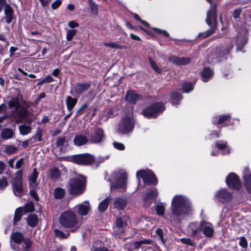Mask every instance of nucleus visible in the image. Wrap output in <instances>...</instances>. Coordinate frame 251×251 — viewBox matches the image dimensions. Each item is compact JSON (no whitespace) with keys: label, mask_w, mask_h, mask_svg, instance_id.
Masks as SVG:
<instances>
[{"label":"nucleus","mask_w":251,"mask_h":251,"mask_svg":"<svg viewBox=\"0 0 251 251\" xmlns=\"http://www.w3.org/2000/svg\"><path fill=\"white\" fill-rule=\"evenodd\" d=\"M171 211L169 214V220L173 225L177 224L191 212V205L188 199L184 196L178 195L172 200Z\"/></svg>","instance_id":"nucleus-1"},{"label":"nucleus","mask_w":251,"mask_h":251,"mask_svg":"<svg viewBox=\"0 0 251 251\" xmlns=\"http://www.w3.org/2000/svg\"><path fill=\"white\" fill-rule=\"evenodd\" d=\"M59 221L62 226L72 231L76 230L81 225V221L77 219L75 214L70 210L63 212L60 215Z\"/></svg>","instance_id":"nucleus-2"},{"label":"nucleus","mask_w":251,"mask_h":251,"mask_svg":"<svg viewBox=\"0 0 251 251\" xmlns=\"http://www.w3.org/2000/svg\"><path fill=\"white\" fill-rule=\"evenodd\" d=\"M86 180L81 176L71 178L67 186V190L71 195H79L83 193L85 190Z\"/></svg>","instance_id":"nucleus-3"},{"label":"nucleus","mask_w":251,"mask_h":251,"mask_svg":"<svg viewBox=\"0 0 251 251\" xmlns=\"http://www.w3.org/2000/svg\"><path fill=\"white\" fill-rule=\"evenodd\" d=\"M216 7V4L211 5L210 10L207 13L206 22L208 25L211 27V29L205 32L199 33L198 35L199 38H206L215 32L217 24Z\"/></svg>","instance_id":"nucleus-4"},{"label":"nucleus","mask_w":251,"mask_h":251,"mask_svg":"<svg viewBox=\"0 0 251 251\" xmlns=\"http://www.w3.org/2000/svg\"><path fill=\"white\" fill-rule=\"evenodd\" d=\"M113 184H111V189H119L120 191H125L126 189V179L127 175L126 172L123 170L115 172L111 176Z\"/></svg>","instance_id":"nucleus-5"},{"label":"nucleus","mask_w":251,"mask_h":251,"mask_svg":"<svg viewBox=\"0 0 251 251\" xmlns=\"http://www.w3.org/2000/svg\"><path fill=\"white\" fill-rule=\"evenodd\" d=\"M134 125L135 120L132 116H123L118 125L117 132L121 134L128 133L133 129Z\"/></svg>","instance_id":"nucleus-6"},{"label":"nucleus","mask_w":251,"mask_h":251,"mask_svg":"<svg viewBox=\"0 0 251 251\" xmlns=\"http://www.w3.org/2000/svg\"><path fill=\"white\" fill-rule=\"evenodd\" d=\"M11 184L15 196L21 197L24 194L23 188V172L22 170H19L15 173Z\"/></svg>","instance_id":"nucleus-7"},{"label":"nucleus","mask_w":251,"mask_h":251,"mask_svg":"<svg viewBox=\"0 0 251 251\" xmlns=\"http://www.w3.org/2000/svg\"><path fill=\"white\" fill-rule=\"evenodd\" d=\"M165 110V107L161 102H157L147 107L143 111V115L147 118H156L159 114Z\"/></svg>","instance_id":"nucleus-8"},{"label":"nucleus","mask_w":251,"mask_h":251,"mask_svg":"<svg viewBox=\"0 0 251 251\" xmlns=\"http://www.w3.org/2000/svg\"><path fill=\"white\" fill-rule=\"evenodd\" d=\"M136 176L140 182V178L143 179L144 183L146 185H156L158 181L154 174L151 170H140L136 173Z\"/></svg>","instance_id":"nucleus-9"},{"label":"nucleus","mask_w":251,"mask_h":251,"mask_svg":"<svg viewBox=\"0 0 251 251\" xmlns=\"http://www.w3.org/2000/svg\"><path fill=\"white\" fill-rule=\"evenodd\" d=\"M187 232L192 237L200 238L201 233V221L190 223L187 227Z\"/></svg>","instance_id":"nucleus-10"},{"label":"nucleus","mask_w":251,"mask_h":251,"mask_svg":"<svg viewBox=\"0 0 251 251\" xmlns=\"http://www.w3.org/2000/svg\"><path fill=\"white\" fill-rule=\"evenodd\" d=\"M72 160L79 165H87L92 163L94 158L91 154L85 153L74 155L72 157Z\"/></svg>","instance_id":"nucleus-11"},{"label":"nucleus","mask_w":251,"mask_h":251,"mask_svg":"<svg viewBox=\"0 0 251 251\" xmlns=\"http://www.w3.org/2000/svg\"><path fill=\"white\" fill-rule=\"evenodd\" d=\"M226 183L230 187L238 190L241 187V182L238 176L234 173H230L226 178Z\"/></svg>","instance_id":"nucleus-12"},{"label":"nucleus","mask_w":251,"mask_h":251,"mask_svg":"<svg viewBox=\"0 0 251 251\" xmlns=\"http://www.w3.org/2000/svg\"><path fill=\"white\" fill-rule=\"evenodd\" d=\"M201 233L207 238H212L214 233L212 225L206 221H201Z\"/></svg>","instance_id":"nucleus-13"},{"label":"nucleus","mask_w":251,"mask_h":251,"mask_svg":"<svg viewBox=\"0 0 251 251\" xmlns=\"http://www.w3.org/2000/svg\"><path fill=\"white\" fill-rule=\"evenodd\" d=\"M90 86V83L88 82L78 83L74 86L72 90L76 95L79 96L87 91Z\"/></svg>","instance_id":"nucleus-14"},{"label":"nucleus","mask_w":251,"mask_h":251,"mask_svg":"<svg viewBox=\"0 0 251 251\" xmlns=\"http://www.w3.org/2000/svg\"><path fill=\"white\" fill-rule=\"evenodd\" d=\"M75 208L77 213L82 216L86 215L91 210L88 201H85L82 203L77 205Z\"/></svg>","instance_id":"nucleus-15"},{"label":"nucleus","mask_w":251,"mask_h":251,"mask_svg":"<svg viewBox=\"0 0 251 251\" xmlns=\"http://www.w3.org/2000/svg\"><path fill=\"white\" fill-rule=\"evenodd\" d=\"M104 137L103 131L101 128L96 127L94 133L91 137V140L93 143H99L101 142Z\"/></svg>","instance_id":"nucleus-16"},{"label":"nucleus","mask_w":251,"mask_h":251,"mask_svg":"<svg viewBox=\"0 0 251 251\" xmlns=\"http://www.w3.org/2000/svg\"><path fill=\"white\" fill-rule=\"evenodd\" d=\"M216 197L219 201L225 202L230 200L231 194L226 190L222 189L217 192Z\"/></svg>","instance_id":"nucleus-17"},{"label":"nucleus","mask_w":251,"mask_h":251,"mask_svg":"<svg viewBox=\"0 0 251 251\" xmlns=\"http://www.w3.org/2000/svg\"><path fill=\"white\" fill-rule=\"evenodd\" d=\"M141 98L140 95L136 93L134 91H129L126 97V100L130 104H135Z\"/></svg>","instance_id":"nucleus-18"},{"label":"nucleus","mask_w":251,"mask_h":251,"mask_svg":"<svg viewBox=\"0 0 251 251\" xmlns=\"http://www.w3.org/2000/svg\"><path fill=\"white\" fill-rule=\"evenodd\" d=\"M169 60L177 65H183L189 63L190 59L189 57L179 58L174 55H171L169 58Z\"/></svg>","instance_id":"nucleus-19"},{"label":"nucleus","mask_w":251,"mask_h":251,"mask_svg":"<svg viewBox=\"0 0 251 251\" xmlns=\"http://www.w3.org/2000/svg\"><path fill=\"white\" fill-rule=\"evenodd\" d=\"M62 170L60 171L56 167H53L50 170V176L52 179L58 178L62 175H65L67 172V170L63 166H61Z\"/></svg>","instance_id":"nucleus-20"},{"label":"nucleus","mask_w":251,"mask_h":251,"mask_svg":"<svg viewBox=\"0 0 251 251\" xmlns=\"http://www.w3.org/2000/svg\"><path fill=\"white\" fill-rule=\"evenodd\" d=\"M127 203L126 199L121 197H117L114 199L113 205L116 209L123 210L126 207Z\"/></svg>","instance_id":"nucleus-21"},{"label":"nucleus","mask_w":251,"mask_h":251,"mask_svg":"<svg viewBox=\"0 0 251 251\" xmlns=\"http://www.w3.org/2000/svg\"><path fill=\"white\" fill-rule=\"evenodd\" d=\"M88 136L82 134H78L74 139V144L77 146H81L86 144L88 141Z\"/></svg>","instance_id":"nucleus-22"},{"label":"nucleus","mask_w":251,"mask_h":251,"mask_svg":"<svg viewBox=\"0 0 251 251\" xmlns=\"http://www.w3.org/2000/svg\"><path fill=\"white\" fill-rule=\"evenodd\" d=\"M38 176V173L36 168L33 169L32 174L28 176V180L30 181V188H37L38 184L36 180Z\"/></svg>","instance_id":"nucleus-23"},{"label":"nucleus","mask_w":251,"mask_h":251,"mask_svg":"<svg viewBox=\"0 0 251 251\" xmlns=\"http://www.w3.org/2000/svg\"><path fill=\"white\" fill-rule=\"evenodd\" d=\"M25 239L22 233L19 232H13L10 235L11 241L16 244H21Z\"/></svg>","instance_id":"nucleus-24"},{"label":"nucleus","mask_w":251,"mask_h":251,"mask_svg":"<svg viewBox=\"0 0 251 251\" xmlns=\"http://www.w3.org/2000/svg\"><path fill=\"white\" fill-rule=\"evenodd\" d=\"M213 72L210 68H204L201 74L202 81L205 82L208 81L211 78Z\"/></svg>","instance_id":"nucleus-25"},{"label":"nucleus","mask_w":251,"mask_h":251,"mask_svg":"<svg viewBox=\"0 0 251 251\" xmlns=\"http://www.w3.org/2000/svg\"><path fill=\"white\" fill-rule=\"evenodd\" d=\"M5 20L7 23H10L13 19V10L9 4H6L4 8Z\"/></svg>","instance_id":"nucleus-26"},{"label":"nucleus","mask_w":251,"mask_h":251,"mask_svg":"<svg viewBox=\"0 0 251 251\" xmlns=\"http://www.w3.org/2000/svg\"><path fill=\"white\" fill-rule=\"evenodd\" d=\"M21 250L22 251H32V242L28 238H26L22 242Z\"/></svg>","instance_id":"nucleus-27"},{"label":"nucleus","mask_w":251,"mask_h":251,"mask_svg":"<svg viewBox=\"0 0 251 251\" xmlns=\"http://www.w3.org/2000/svg\"><path fill=\"white\" fill-rule=\"evenodd\" d=\"M226 142L224 141H218L216 145V147L219 150H224L222 152L223 155H226L229 153L230 149L226 146Z\"/></svg>","instance_id":"nucleus-28"},{"label":"nucleus","mask_w":251,"mask_h":251,"mask_svg":"<svg viewBox=\"0 0 251 251\" xmlns=\"http://www.w3.org/2000/svg\"><path fill=\"white\" fill-rule=\"evenodd\" d=\"M68 145V140L66 137H63L58 139L56 142V146L60 148L61 151H64L65 149Z\"/></svg>","instance_id":"nucleus-29"},{"label":"nucleus","mask_w":251,"mask_h":251,"mask_svg":"<svg viewBox=\"0 0 251 251\" xmlns=\"http://www.w3.org/2000/svg\"><path fill=\"white\" fill-rule=\"evenodd\" d=\"M230 117V116L229 114L221 116H215L213 118V123L214 125H221L225 121H227Z\"/></svg>","instance_id":"nucleus-30"},{"label":"nucleus","mask_w":251,"mask_h":251,"mask_svg":"<svg viewBox=\"0 0 251 251\" xmlns=\"http://www.w3.org/2000/svg\"><path fill=\"white\" fill-rule=\"evenodd\" d=\"M245 186L251 192V176L248 170H245L244 176Z\"/></svg>","instance_id":"nucleus-31"},{"label":"nucleus","mask_w":251,"mask_h":251,"mask_svg":"<svg viewBox=\"0 0 251 251\" xmlns=\"http://www.w3.org/2000/svg\"><path fill=\"white\" fill-rule=\"evenodd\" d=\"M158 192L156 189L154 188L150 190L146 194L144 197V201H147L150 200H153L155 199L158 196Z\"/></svg>","instance_id":"nucleus-32"},{"label":"nucleus","mask_w":251,"mask_h":251,"mask_svg":"<svg viewBox=\"0 0 251 251\" xmlns=\"http://www.w3.org/2000/svg\"><path fill=\"white\" fill-rule=\"evenodd\" d=\"M77 102V100L73 98L71 96H67L66 98L67 107L69 112H71Z\"/></svg>","instance_id":"nucleus-33"},{"label":"nucleus","mask_w":251,"mask_h":251,"mask_svg":"<svg viewBox=\"0 0 251 251\" xmlns=\"http://www.w3.org/2000/svg\"><path fill=\"white\" fill-rule=\"evenodd\" d=\"M14 134L13 131L11 128L3 129L1 133V137L5 140L11 138Z\"/></svg>","instance_id":"nucleus-34"},{"label":"nucleus","mask_w":251,"mask_h":251,"mask_svg":"<svg viewBox=\"0 0 251 251\" xmlns=\"http://www.w3.org/2000/svg\"><path fill=\"white\" fill-rule=\"evenodd\" d=\"M110 198L109 197H107L105 199L102 201L99 205V210L100 212L105 211L109 204Z\"/></svg>","instance_id":"nucleus-35"},{"label":"nucleus","mask_w":251,"mask_h":251,"mask_svg":"<svg viewBox=\"0 0 251 251\" xmlns=\"http://www.w3.org/2000/svg\"><path fill=\"white\" fill-rule=\"evenodd\" d=\"M26 222L29 226L34 227L37 223L38 218L34 214H30L26 218Z\"/></svg>","instance_id":"nucleus-36"},{"label":"nucleus","mask_w":251,"mask_h":251,"mask_svg":"<svg viewBox=\"0 0 251 251\" xmlns=\"http://www.w3.org/2000/svg\"><path fill=\"white\" fill-rule=\"evenodd\" d=\"M171 102L173 105H176L179 103V101L182 99L180 94L177 93H173L171 97Z\"/></svg>","instance_id":"nucleus-37"},{"label":"nucleus","mask_w":251,"mask_h":251,"mask_svg":"<svg viewBox=\"0 0 251 251\" xmlns=\"http://www.w3.org/2000/svg\"><path fill=\"white\" fill-rule=\"evenodd\" d=\"M127 218L126 216H123L122 217L118 218L116 221V226L121 227L120 228H125V226L126 225V220Z\"/></svg>","instance_id":"nucleus-38"},{"label":"nucleus","mask_w":251,"mask_h":251,"mask_svg":"<svg viewBox=\"0 0 251 251\" xmlns=\"http://www.w3.org/2000/svg\"><path fill=\"white\" fill-rule=\"evenodd\" d=\"M23 209L21 207L18 208L16 209L15 212L14 217L13 219L14 224H15L16 222L20 221L23 215Z\"/></svg>","instance_id":"nucleus-39"},{"label":"nucleus","mask_w":251,"mask_h":251,"mask_svg":"<svg viewBox=\"0 0 251 251\" xmlns=\"http://www.w3.org/2000/svg\"><path fill=\"white\" fill-rule=\"evenodd\" d=\"M165 207L166 204L163 202L157 204L155 207L157 214L160 216L164 215Z\"/></svg>","instance_id":"nucleus-40"},{"label":"nucleus","mask_w":251,"mask_h":251,"mask_svg":"<svg viewBox=\"0 0 251 251\" xmlns=\"http://www.w3.org/2000/svg\"><path fill=\"white\" fill-rule=\"evenodd\" d=\"M65 194V191L61 188H56L54 190V196L57 199H62Z\"/></svg>","instance_id":"nucleus-41"},{"label":"nucleus","mask_w":251,"mask_h":251,"mask_svg":"<svg viewBox=\"0 0 251 251\" xmlns=\"http://www.w3.org/2000/svg\"><path fill=\"white\" fill-rule=\"evenodd\" d=\"M20 133L22 135H26L30 132L31 127L26 125H23L19 126Z\"/></svg>","instance_id":"nucleus-42"},{"label":"nucleus","mask_w":251,"mask_h":251,"mask_svg":"<svg viewBox=\"0 0 251 251\" xmlns=\"http://www.w3.org/2000/svg\"><path fill=\"white\" fill-rule=\"evenodd\" d=\"M194 84L190 82H185L182 85V89L184 92L189 93L193 90Z\"/></svg>","instance_id":"nucleus-43"},{"label":"nucleus","mask_w":251,"mask_h":251,"mask_svg":"<svg viewBox=\"0 0 251 251\" xmlns=\"http://www.w3.org/2000/svg\"><path fill=\"white\" fill-rule=\"evenodd\" d=\"M151 241L150 240H143L135 242L132 244V247L135 249H137L142 244H150Z\"/></svg>","instance_id":"nucleus-44"},{"label":"nucleus","mask_w":251,"mask_h":251,"mask_svg":"<svg viewBox=\"0 0 251 251\" xmlns=\"http://www.w3.org/2000/svg\"><path fill=\"white\" fill-rule=\"evenodd\" d=\"M18 149L16 147L13 145L6 146L4 151L8 154H11L17 152Z\"/></svg>","instance_id":"nucleus-45"},{"label":"nucleus","mask_w":251,"mask_h":251,"mask_svg":"<svg viewBox=\"0 0 251 251\" xmlns=\"http://www.w3.org/2000/svg\"><path fill=\"white\" fill-rule=\"evenodd\" d=\"M89 4L91 9L92 13L93 15H97L98 14V7L96 2L93 0H88Z\"/></svg>","instance_id":"nucleus-46"},{"label":"nucleus","mask_w":251,"mask_h":251,"mask_svg":"<svg viewBox=\"0 0 251 251\" xmlns=\"http://www.w3.org/2000/svg\"><path fill=\"white\" fill-rule=\"evenodd\" d=\"M180 241L182 243L188 246H195L196 245V242L190 238H182L180 239Z\"/></svg>","instance_id":"nucleus-47"},{"label":"nucleus","mask_w":251,"mask_h":251,"mask_svg":"<svg viewBox=\"0 0 251 251\" xmlns=\"http://www.w3.org/2000/svg\"><path fill=\"white\" fill-rule=\"evenodd\" d=\"M8 106L10 108H14L15 109H17L19 106L18 100L16 98H12L8 102Z\"/></svg>","instance_id":"nucleus-48"},{"label":"nucleus","mask_w":251,"mask_h":251,"mask_svg":"<svg viewBox=\"0 0 251 251\" xmlns=\"http://www.w3.org/2000/svg\"><path fill=\"white\" fill-rule=\"evenodd\" d=\"M76 30L75 29H69L67 32L66 39L67 41H71L74 36L76 34Z\"/></svg>","instance_id":"nucleus-49"},{"label":"nucleus","mask_w":251,"mask_h":251,"mask_svg":"<svg viewBox=\"0 0 251 251\" xmlns=\"http://www.w3.org/2000/svg\"><path fill=\"white\" fill-rule=\"evenodd\" d=\"M8 185L6 178L2 177L0 179V189L3 190Z\"/></svg>","instance_id":"nucleus-50"},{"label":"nucleus","mask_w":251,"mask_h":251,"mask_svg":"<svg viewBox=\"0 0 251 251\" xmlns=\"http://www.w3.org/2000/svg\"><path fill=\"white\" fill-rule=\"evenodd\" d=\"M104 45L107 47H111V48H114V49H121L124 48L123 46H120L115 43H114V42L105 43Z\"/></svg>","instance_id":"nucleus-51"},{"label":"nucleus","mask_w":251,"mask_h":251,"mask_svg":"<svg viewBox=\"0 0 251 251\" xmlns=\"http://www.w3.org/2000/svg\"><path fill=\"white\" fill-rule=\"evenodd\" d=\"M27 111L25 108H21L19 111V115L21 119H25L27 116Z\"/></svg>","instance_id":"nucleus-52"},{"label":"nucleus","mask_w":251,"mask_h":251,"mask_svg":"<svg viewBox=\"0 0 251 251\" xmlns=\"http://www.w3.org/2000/svg\"><path fill=\"white\" fill-rule=\"evenodd\" d=\"M121 227H118L115 226L114 227V233L115 234L117 235H120L123 234L125 231V228H120Z\"/></svg>","instance_id":"nucleus-53"},{"label":"nucleus","mask_w":251,"mask_h":251,"mask_svg":"<svg viewBox=\"0 0 251 251\" xmlns=\"http://www.w3.org/2000/svg\"><path fill=\"white\" fill-rule=\"evenodd\" d=\"M41 137H42L41 132L40 131L38 132L34 136H33L31 139H30L29 140V141H30L31 142H32V139L34 140L33 142H35L36 141H41L42 140Z\"/></svg>","instance_id":"nucleus-54"},{"label":"nucleus","mask_w":251,"mask_h":251,"mask_svg":"<svg viewBox=\"0 0 251 251\" xmlns=\"http://www.w3.org/2000/svg\"><path fill=\"white\" fill-rule=\"evenodd\" d=\"M113 145L115 148L120 151H123L125 149L124 145L121 143L115 142Z\"/></svg>","instance_id":"nucleus-55"},{"label":"nucleus","mask_w":251,"mask_h":251,"mask_svg":"<svg viewBox=\"0 0 251 251\" xmlns=\"http://www.w3.org/2000/svg\"><path fill=\"white\" fill-rule=\"evenodd\" d=\"M29 194L31 197H32L36 201L39 200V198L37 196L36 189L37 188H30Z\"/></svg>","instance_id":"nucleus-56"},{"label":"nucleus","mask_w":251,"mask_h":251,"mask_svg":"<svg viewBox=\"0 0 251 251\" xmlns=\"http://www.w3.org/2000/svg\"><path fill=\"white\" fill-rule=\"evenodd\" d=\"M239 244L240 246H241L242 247H243L244 248H247V247L248 246L247 240H246V238L244 236H242L240 238V241Z\"/></svg>","instance_id":"nucleus-57"},{"label":"nucleus","mask_w":251,"mask_h":251,"mask_svg":"<svg viewBox=\"0 0 251 251\" xmlns=\"http://www.w3.org/2000/svg\"><path fill=\"white\" fill-rule=\"evenodd\" d=\"M150 61L152 69L158 73H161V70L156 66L155 62L151 59H150Z\"/></svg>","instance_id":"nucleus-58"},{"label":"nucleus","mask_w":251,"mask_h":251,"mask_svg":"<svg viewBox=\"0 0 251 251\" xmlns=\"http://www.w3.org/2000/svg\"><path fill=\"white\" fill-rule=\"evenodd\" d=\"M153 29L157 33L159 34H162L164 36L169 37V34L166 30H161L157 28H153Z\"/></svg>","instance_id":"nucleus-59"},{"label":"nucleus","mask_w":251,"mask_h":251,"mask_svg":"<svg viewBox=\"0 0 251 251\" xmlns=\"http://www.w3.org/2000/svg\"><path fill=\"white\" fill-rule=\"evenodd\" d=\"M54 232H55V235L56 236L59 237L61 238H65L67 236L65 233H64L62 231H61L57 229H54Z\"/></svg>","instance_id":"nucleus-60"},{"label":"nucleus","mask_w":251,"mask_h":251,"mask_svg":"<svg viewBox=\"0 0 251 251\" xmlns=\"http://www.w3.org/2000/svg\"><path fill=\"white\" fill-rule=\"evenodd\" d=\"M34 210V206L31 203H28L25 205V210L27 212H31Z\"/></svg>","instance_id":"nucleus-61"},{"label":"nucleus","mask_w":251,"mask_h":251,"mask_svg":"<svg viewBox=\"0 0 251 251\" xmlns=\"http://www.w3.org/2000/svg\"><path fill=\"white\" fill-rule=\"evenodd\" d=\"M62 3L61 0H56L54 1L51 4V8L53 9H56L61 5Z\"/></svg>","instance_id":"nucleus-62"},{"label":"nucleus","mask_w":251,"mask_h":251,"mask_svg":"<svg viewBox=\"0 0 251 251\" xmlns=\"http://www.w3.org/2000/svg\"><path fill=\"white\" fill-rule=\"evenodd\" d=\"M24 159L23 158H21L18 161H17L15 165L16 169L20 168L24 164Z\"/></svg>","instance_id":"nucleus-63"},{"label":"nucleus","mask_w":251,"mask_h":251,"mask_svg":"<svg viewBox=\"0 0 251 251\" xmlns=\"http://www.w3.org/2000/svg\"><path fill=\"white\" fill-rule=\"evenodd\" d=\"M241 12V9H236L234 12H233V17L236 19L238 18L239 17V16L240 15Z\"/></svg>","instance_id":"nucleus-64"}]
</instances>
